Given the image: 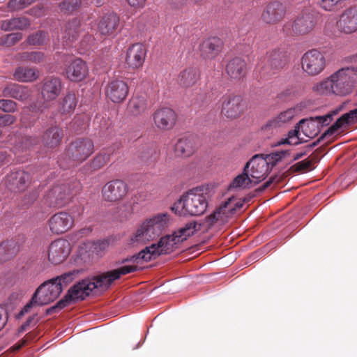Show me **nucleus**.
<instances>
[{
  "instance_id": "obj_1",
  "label": "nucleus",
  "mask_w": 357,
  "mask_h": 357,
  "mask_svg": "<svg viewBox=\"0 0 357 357\" xmlns=\"http://www.w3.org/2000/svg\"><path fill=\"white\" fill-rule=\"evenodd\" d=\"M137 270L136 266H124L110 271L105 272L93 278L84 279L70 287L64 297L54 306L46 311L47 314L59 312L62 309L75 303L78 300H84L93 290L102 288L107 289L116 280Z\"/></svg>"
},
{
  "instance_id": "obj_2",
  "label": "nucleus",
  "mask_w": 357,
  "mask_h": 357,
  "mask_svg": "<svg viewBox=\"0 0 357 357\" xmlns=\"http://www.w3.org/2000/svg\"><path fill=\"white\" fill-rule=\"evenodd\" d=\"M355 82L354 71L349 68H342L315 85L313 90L321 95L344 96L352 92Z\"/></svg>"
},
{
  "instance_id": "obj_3",
  "label": "nucleus",
  "mask_w": 357,
  "mask_h": 357,
  "mask_svg": "<svg viewBox=\"0 0 357 357\" xmlns=\"http://www.w3.org/2000/svg\"><path fill=\"white\" fill-rule=\"evenodd\" d=\"M208 188L199 186L190 190L172 206L179 215H199L206 210Z\"/></svg>"
},
{
  "instance_id": "obj_4",
  "label": "nucleus",
  "mask_w": 357,
  "mask_h": 357,
  "mask_svg": "<svg viewBox=\"0 0 357 357\" xmlns=\"http://www.w3.org/2000/svg\"><path fill=\"white\" fill-rule=\"evenodd\" d=\"M94 152V143L87 137L77 138L66 148L64 153L59 158V165L68 168L85 161Z\"/></svg>"
},
{
  "instance_id": "obj_5",
  "label": "nucleus",
  "mask_w": 357,
  "mask_h": 357,
  "mask_svg": "<svg viewBox=\"0 0 357 357\" xmlns=\"http://www.w3.org/2000/svg\"><path fill=\"white\" fill-rule=\"evenodd\" d=\"M169 215L160 213L144 220L130 238L131 244L145 243L158 236L162 231L168 226Z\"/></svg>"
},
{
  "instance_id": "obj_6",
  "label": "nucleus",
  "mask_w": 357,
  "mask_h": 357,
  "mask_svg": "<svg viewBox=\"0 0 357 357\" xmlns=\"http://www.w3.org/2000/svg\"><path fill=\"white\" fill-rule=\"evenodd\" d=\"M80 190L81 185L76 181L56 185L46 192L43 202L49 207L61 208L71 202Z\"/></svg>"
},
{
  "instance_id": "obj_7",
  "label": "nucleus",
  "mask_w": 357,
  "mask_h": 357,
  "mask_svg": "<svg viewBox=\"0 0 357 357\" xmlns=\"http://www.w3.org/2000/svg\"><path fill=\"white\" fill-rule=\"evenodd\" d=\"M179 244L180 243L177 242L176 238L174 234L171 235H166L162 237L158 243H153L150 246L146 247L137 255H134L130 259L126 258L123 260V262H147L156 259L161 255L170 254L178 248Z\"/></svg>"
},
{
  "instance_id": "obj_8",
  "label": "nucleus",
  "mask_w": 357,
  "mask_h": 357,
  "mask_svg": "<svg viewBox=\"0 0 357 357\" xmlns=\"http://www.w3.org/2000/svg\"><path fill=\"white\" fill-rule=\"evenodd\" d=\"M243 203L236 202L234 197L229 198L213 213L206 218L207 227H211L215 224L222 225L227 223L236 213L237 209L242 208Z\"/></svg>"
},
{
  "instance_id": "obj_9",
  "label": "nucleus",
  "mask_w": 357,
  "mask_h": 357,
  "mask_svg": "<svg viewBox=\"0 0 357 357\" xmlns=\"http://www.w3.org/2000/svg\"><path fill=\"white\" fill-rule=\"evenodd\" d=\"M288 63L287 52L280 50H273L266 54L260 61L259 66L263 75L275 74L282 70Z\"/></svg>"
},
{
  "instance_id": "obj_10",
  "label": "nucleus",
  "mask_w": 357,
  "mask_h": 357,
  "mask_svg": "<svg viewBox=\"0 0 357 357\" xmlns=\"http://www.w3.org/2000/svg\"><path fill=\"white\" fill-rule=\"evenodd\" d=\"M221 114L227 119L240 117L245 111L243 98L234 94H225L221 98Z\"/></svg>"
},
{
  "instance_id": "obj_11",
  "label": "nucleus",
  "mask_w": 357,
  "mask_h": 357,
  "mask_svg": "<svg viewBox=\"0 0 357 357\" xmlns=\"http://www.w3.org/2000/svg\"><path fill=\"white\" fill-rule=\"evenodd\" d=\"M326 66L324 54L313 49L306 52L301 58L302 69L309 75L314 76L321 73Z\"/></svg>"
},
{
  "instance_id": "obj_12",
  "label": "nucleus",
  "mask_w": 357,
  "mask_h": 357,
  "mask_svg": "<svg viewBox=\"0 0 357 357\" xmlns=\"http://www.w3.org/2000/svg\"><path fill=\"white\" fill-rule=\"evenodd\" d=\"M244 172L249 174L254 179V185L263 181L271 172L263 154H256L248 161L244 166Z\"/></svg>"
},
{
  "instance_id": "obj_13",
  "label": "nucleus",
  "mask_w": 357,
  "mask_h": 357,
  "mask_svg": "<svg viewBox=\"0 0 357 357\" xmlns=\"http://www.w3.org/2000/svg\"><path fill=\"white\" fill-rule=\"evenodd\" d=\"M287 13L286 5L278 0L268 2L261 15V20L267 24H276L281 22Z\"/></svg>"
},
{
  "instance_id": "obj_14",
  "label": "nucleus",
  "mask_w": 357,
  "mask_h": 357,
  "mask_svg": "<svg viewBox=\"0 0 357 357\" xmlns=\"http://www.w3.org/2000/svg\"><path fill=\"white\" fill-rule=\"evenodd\" d=\"M61 292V284L52 278L40 284L34 294L39 299L38 305H44L56 299Z\"/></svg>"
},
{
  "instance_id": "obj_15",
  "label": "nucleus",
  "mask_w": 357,
  "mask_h": 357,
  "mask_svg": "<svg viewBox=\"0 0 357 357\" xmlns=\"http://www.w3.org/2000/svg\"><path fill=\"white\" fill-rule=\"evenodd\" d=\"M128 186L122 180L116 179L107 182L102 189L104 200L111 202L121 200L128 193Z\"/></svg>"
},
{
  "instance_id": "obj_16",
  "label": "nucleus",
  "mask_w": 357,
  "mask_h": 357,
  "mask_svg": "<svg viewBox=\"0 0 357 357\" xmlns=\"http://www.w3.org/2000/svg\"><path fill=\"white\" fill-rule=\"evenodd\" d=\"M332 121V114H328L324 116L311 117L310 119H302L299 122V126L303 133L309 138H314L319 132V126L328 125Z\"/></svg>"
},
{
  "instance_id": "obj_17",
  "label": "nucleus",
  "mask_w": 357,
  "mask_h": 357,
  "mask_svg": "<svg viewBox=\"0 0 357 357\" xmlns=\"http://www.w3.org/2000/svg\"><path fill=\"white\" fill-rule=\"evenodd\" d=\"M70 252V244L65 239L53 241L49 246L48 260L54 265L62 263Z\"/></svg>"
},
{
  "instance_id": "obj_18",
  "label": "nucleus",
  "mask_w": 357,
  "mask_h": 357,
  "mask_svg": "<svg viewBox=\"0 0 357 357\" xmlns=\"http://www.w3.org/2000/svg\"><path fill=\"white\" fill-rule=\"evenodd\" d=\"M74 218L66 211L55 213L49 220V227L54 234H60L70 230L74 225Z\"/></svg>"
},
{
  "instance_id": "obj_19",
  "label": "nucleus",
  "mask_w": 357,
  "mask_h": 357,
  "mask_svg": "<svg viewBox=\"0 0 357 357\" xmlns=\"http://www.w3.org/2000/svg\"><path fill=\"white\" fill-rule=\"evenodd\" d=\"M31 181L29 173L23 170L11 172L6 176V185L11 191L21 192L26 189Z\"/></svg>"
},
{
  "instance_id": "obj_20",
  "label": "nucleus",
  "mask_w": 357,
  "mask_h": 357,
  "mask_svg": "<svg viewBox=\"0 0 357 357\" xmlns=\"http://www.w3.org/2000/svg\"><path fill=\"white\" fill-rule=\"evenodd\" d=\"M63 88L62 81L59 77L50 76L42 82L41 94L45 101H52L59 96Z\"/></svg>"
},
{
  "instance_id": "obj_21",
  "label": "nucleus",
  "mask_w": 357,
  "mask_h": 357,
  "mask_svg": "<svg viewBox=\"0 0 357 357\" xmlns=\"http://www.w3.org/2000/svg\"><path fill=\"white\" fill-rule=\"evenodd\" d=\"M128 91L127 83L120 79L109 82L105 89L107 97L115 103L122 102L128 96Z\"/></svg>"
},
{
  "instance_id": "obj_22",
  "label": "nucleus",
  "mask_w": 357,
  "mask_h": 357,
  "mask_svg": "<svg viewBox=\"0 0 357 357\" xmlns=\"http://www.w3.org/2000/svg\"><path fill=\"white\" fill-rule=\"evenodd\" d=\"M153 117L156 127L162 130L172 128L176 121L175 112L169 107L158 109L154 112Z\"/></svg>"
},
{
  "instance_id": "obj_23",
  "label": "nucleus",
  "mask_w": 357,
  "mask_h": 357,
  "mask_svg": "<svg viewBox=\"0 0 357 357\" xmlns=\"http://www.w3.org/2000/svg\"><path fill=\"white\" fill-rule=\"evenodd\" d=\"M338 29L345 33H351L357 30V9H346L337 22Z\"/></svg>"
},
{
  "instance_id": "obj_24",
  "label": "nucleus",
  "mask_w": 357,
  "mask_h": 357,
  "mask_svg": "<svg viewBox=\"0 0 357 357\" xmlns=\"http://www.w3.org/2000/svg\"><path fill=\"white\" fill-rule=\"evenodd\" d=\"M146 55V47L142 43H135L127 50L126 61L130 68H138L142 66Z\"/></svg>"
},
{
  "instance_id": "obj_25",
  "label": "nucleus",
  "mask_w": 357,
  "mask_h": 357,
  "mask_svg": "<svg viewBox=\"0 0 357 357\" xmlns=\"http://www.w3.org/2000/svg\"><path fill=\"white\" fill-rule=\"evenodd\" d=\"M223 42L220 38H207L200 45L201 56L204 59H213L221 52Z\"/></svg>"
},
{
  "instance_id": "obj_26",
  "label": "nucleus",
  "mask_w": 357,
  "mask_h": 357,
  "mask_svg": "<svg viewBox=\"0 0 357 357\" xmlns=\"http://www.w3.org/2000/svg\"><path fill=\"white\" fill-rule=\"evenodd\" d=\"M316 24L315 18L311 13H303L294 20L292 32L297 36H302L310 33Z\"/></svg>"
},
{
  "instance_id": "obj_27",
  "label": "nucleus",
  "mask_w": 357,
  "mask_h": 357,
  "mask_svg": "<svg viewBox=\"0 0 357 357\" xmlns=\"http://www.w3.org/2000/svg\"><path fill=\"white\" fill-rule=\"evenodd\" d=\"M89 69L86 63L81 59L73 60L66 68V75L72 82H79L88 75Z\"/></svg>"
},
{
  "instance_id": "obj_28",
  "label": "nucleus",
  "mask_w": 357,
  "mask_h": 357,
  "mask_svg": "<svg viewBox=\"0 0 357 357\" xmlns=\"http://www.w3.org/2000/svg\"><path fill=\"white\" fill-rule=\"evenodd\" d=\"M119 24V18L116 14H106L102 16L98 24V31L102 35L111 36L116 32Z\"/></svg>"
},
{
  "instance_id": "obj_29",
  "label": "nucleus",
  "mask_w": 357,
  "mask_h": 357,
  "mask_svg": "<svg viewBox=\"0 0 357 357\" xmlns=\"http://www.w3.org/2000/svg\"><path fill=\"white\" fill-rule=\"evenodd\" d=\"M202 227H204L206 229L210 228L207 227L206 220L203 223L191 221L186 223L183 227L180 228L177 231H175L173 234L176 236L177 242L181 243L186 240L189 236H192L195 232L200 231Z\"/></svg>"
},
{
  "instance_id": "obj_30",
  "label": "nucleus",
  "mask_w": 357,
  "mask_h": 357,
  "mask_svg": "<svg viewBox=\"0 0 357 357\" xmlns=\"http://www.w3.org/2000/svg\"><path fill=\"white\" fill-rule=\"evenodd\" d=\"M30 89L25 86L11 83L3 90V94L6 97H10L20 101H26L31 96Z\"/></svg>"
},
{
  "instance_id": "obj_31",
  "label": "nucleus",
  "mask_w": 357,
  "mask_h": 357,
  "mask_svg": "<svg viewBox=\"0 0 357 357\" xmlns=\"http://www.w3.org/2000/svg\"><path fill=\"white\" fill-rule=\"evenodd\" d=\"M246 62L239 57L230 60L226 66L227 75L234 79H241L244 77L246 74Z\"/></svg>"
},
{
  "instance_id": "obj_32",
  "label": "nucleus",
  "mask_w": 357,
  "mask_h": 357,
  "mask_svg": "<svg viewBox=\"0 0 357 357\" xmlns=\"http://www.w3.org/2000/svg\"><path fill=\"white\" fill-rule=\"evenodd\" d=\"M196 150V142L194 137L179 139L174 146L176 155L180 157H189Z\"/></svg>"
},
{
  "instance_id": "obj_33",
  "label": "nucleus",
  "mask_w": 357,
  "mask_h": 357,
  "mask_svg": "<svg viewBox=\"0 0 357 357\" xmlns=\"http://www.w3.org/2000/svg\"><path fill=\"white\" fill-rule=\"evenodd\" d=\"M63 137L61 128L52 126L48 128L43 136V142L49 148H55L60 144Z\"/></svg>"
},
{
  "instance_id": "obj_34",
  "label": "nucleus",
  "mask_w": 357,
  "mask_h": 357,
  "mask_svg": "<svg viewBox=\"0 0 357 357\" xmlns=\"http://www.w3.org/2000/svg\"><path fill=\"white\" fill-rule=\"evenodd\" d=\"M81 21L75 17L69 21L65 26L63 39L66 40V45H70L75 41L81 32Z\"/></svg>"
},
{
  "instance_id": "obj_35",
  "label": "nucleus",
  "mask_w": 357,
  "mask_h": 357,
  "mask_svg": "<svg viewBox=\"0 0 357 357\" xmlns=\"http://www.w3.org/2000/svg\"><path fill=\"white\" fill-rule=\"evenodd\" d=\"M148 108L147 99L143 96H135L129 100L128 104V112L137 116L144 114Z\"/></svg>"
},
{
  "instance_id": "obj_36",
  "label": "nucleus",
  "mask_w": 357,
  "mask_h": 357,
  "mask_svg": "<svg viewBox=\"0 0 357 357\" xmlns=\"http://www.w3.org/2000/svg\"><path fill=\"white\" fill-rule=\"evenodd\" d=\"M114 153L112 148L104 149L98 153L87 165L91 171H96L102 168L110 160V158Z\"/></svg>"
},
{
  "instance_id": "obj_37",
  "label": "nucleus",
  "mask_w": 357,
  "mask_h": 357,
  "mask_svg": "<svg viewBox=\"0 0 357 357\" xmlns=\"http://www.w3.org/2000/svg\"><path fill=\"white\" fill-rule=\"evenodd\" d=\"M20 244L15 239L6 240L0 244V261H7L17 255Z\"/></svg>"
},
{
  "instance_id": "obj_38",
  "label": "nucleus",
  "mask_w": 357,
  "mask_h": 357,
  "mask_svg": "<svg viewBox=\"0 0 357 357\" xmlns=\"http://www.w3.org/2000/svg\"><path fill=\"white\" fill-rule=\"evenodd\" d=\"M31 22L28 18L20 17L1 21V28L6 31L14 29L23 30L28 28Z\"/></svg>"
},
{
  "instance_id": "obj_39",
  "label": "nucleus",
  "mask_w": 357,
  "mask_h": 357,
  "mask_svg": "<svg viewBox=\"0 0 357 357\" xmlns=\"http://www.w3.org/2000/svg\"><path fill=\"white\" fill-rule=\"evenodd\" d=\"M13 77L19 82H33L38 79V73L34 68L20 66L15 69Z\"/></svg>"
},
{
  "instance_id": "obj_40",
  "label": "nucleus",
  "mask_w": 357,
  "mask_h": 357,
  "mask_svg": "<svg viewBox=\"0 0 357 357\" xmlns=\"http://www.w3.org/2000/svg\"><path fill=\"white\" fill-rule=\"evenodd\" d=\"M77 103L76 95L73 92H68L60 102L59 111L64 114L73 112Z\"/></svg>"
},
{
  "instance_id": "obj_41",
  "label": "nucleus",
  "mask_w": 357,
  "mask_h": 357,
  "mask_svg": "<svg viewBox=\"0 0 357 357\" xmlns=\"http://www.w3.org/2000/svg\"><path fill=\"white\" fill-rule=\"evenodd\" d=\"M199 75V72L196 68H187L181 73L179 83L184 87H189L196 83Z\"/></svg>"
},
{
  "instance_id": "obj_42",
  "label": "nucleus",
  "mask_w": 357,
  "mask_h": 357,
  "mask_svg": "<svg viewBox=\"0 0 357 357\" xmlns=\"http://www.w3.org/2000/svg\"><path fill=\"white\" fill-rule=\"evenodd\" d=\"M17 59L22 62L40 63L45 61V54L39 51L24 52L17 55Z\"/></svg>"
},
{
  "instance_id": "obj_43",
  "label": "nucleus",
  "mask_w": 357,
  "mask_h": 357,
  "mask_svg": "<svg viewBox=\"0 0 357 357\" xmlns=\"http://www.w3.org/2000/svg\"><path fill=\"white\" fill-rule=\"evenodd\" d=\"M246 172H243L238 175L230 184V188H250L254 185V181Z\"/></svg>"
},
{
  "instance_id": "obj_44",
  "label": "nucleus",
  "mask_w": 357,
  "mask_h": 357,
  "mask_svg": "<svg viewBox=\"0 0 357 357\" xmlns=\"http://www.w3.org/2000/svg\"><path fill=\"white\" fill-rule=\"evenodd\" d=\"M49 40V34L45 31H38L30 34L26 38L27 44L33 46H42Z\"/></svg>"
},
{
  "instance_id": "obj_45",
  "label": "nucleus",
  "mask_w": 357,
  "mask_h": 357,
  "mask_svg": "<svg viewBox=\"0 0 357 357\" xmlns=\"http://www.w3.org/2000/svg\"><path fill=\"white\" fill-rule=\"evenodd\" d=\"M82 5V0H63L59 4L61 12L67 14H71L77 10Z\"/></svg>"
},
{
  "instance_id": "obj_46",
  "label": "nucleus",
  "mask_w": 357,
  "mask_h": 357,
  "mask_svg": "<svg viewBox=\"0 0 357 357\" xmlns=\"http://www.w3.org/2000/svg\"><path fill=\"white\" fill-rule=\"evenodd\" d=\"M287 154H289L287 151L273 152L270 154L264 155V160H266L268 169L271 171L272 168Z\"/></svg>"
},
{
  "instance_id": "obj_47",
  "label": "nucleus",
  "mask_w": 357,
  "mask_h": 357,
  "mask_svg": "<svg viewBox=\"0 0 357 357\" xmlns=\"http://www.w3.org/2000/svg\"><path fill=\"white\" fill-rule=\"evenodd\" d=\"M348 115H345L344 114L342 115L337 121L326 130L323 133V137L331 136L333 135L337 130L342 128L344 126L349 124L347 116Z\"/></svg>"
},
{
  "instance_id": "obj_48",
  "label": "nucleus",
  "mask_w": 357,
  "mask_h": 357,
  "mask_svg": "<svg viewBox=\"0 0 357 357\" xmlns=\"http://www.w3.org/2000/svg\"><path fill=\"white\" fill-rule=\"evenodd\" d=\"M23 38L22 33H12L0 38V44L3 46L10 47L21 40Z\"/></svg>"
},
{
  "instance_id": "obj_49",
  "label": "nucleus",
  "mask_w": 357,
  "mask_h": 357,
  "mask_svg": "<svg viewBox=\"0 0 357 357\" xmlns=\"http://www.w3.org/2000/svg\"><path fill=\"white\" fill-rule=\"evenodd\" d=\"M78 273L79 271H69L54 278V280H56L57 283L61 284L62 291L64 287H67L70 282L73 281L75 276Z\"/></svg>"
},
{
  "instance_id": "obj_50",
  "label": "nucleus",
  "mask_w": 357,
  "mask_h": 357,
  "mask_svg": "<svg viewBox=\"0 0 357 357\" xmlns=\"http://www.w3.org/2000/svg\"><path fill=\"white\" fill-rule=\"evenodd\" d=\"M313 161L310 158H307L298 162L290 167L292 172H303L313 169Z\"/></svg>"
},
{
  "instance_id": "obj_51",
  "label": "nucleus",
  "mask_w": 357,
  "mask_h": 357,
  "mask_svg": "<svg viewBox=\"0 0 357 357\" xmlns=\"http://www.w3.org/2000/svg\"><path fill=\"white\" fill-rule=\"evenodd\" d=\"M36 0H10L8 7L11 10H22L33 3Z\"/></svg>"
},
{
  "instance_id": "obj_52",
  "label": "nucleus",
  "mask_w": 357,
  "mask_h": 357,
  "mask_svg": "<svg viewBox=\"0 0 357 357\" xmlns=\"http://www.w3.org/2000/svg\"><path fill=\"white\" fill-rule=\"evenodd\" d=\"M17 104L12 100H0V110L6 113H13L17 110Z\"/></svg>"
},
{
  "instance_id": "obj_53",
  "label": "nucleus",
  "mask_w": 357,
  "mask_h": 357,
  "mask_svg": "<svg viewBox=\"0 0 357 357\" xmlns=\"http://www.w3.org/2000/svg\"><path fill=\"white\" fill-rule=\"evenodd\" d=\"M344 0H320L319 5L326 11H333Z\"/></svg>"
},
{
  "instance_id": "obj_54",
  "label": "nucleus",
  "mask_w": 357,
  "mask_h": 357,
  "mask_svg": "<svg viewBox=\"0 0 357 357\" xmlns=\"http://www.w3.org/2000/svg\"><path fill=\"white\" fill-rule=\"evenodd\" d=\"M295 110L294 109H288L284 112H282L277 116L276 121L278 122L286 123L292 119L294 116Z\"/></svg>"
},
{
  "instance_id": "obj_55",
  "label": "nucleus",
  "mask_w": 357,
  "mask_h": 357,
  "mask_svg": "<svg viewBox=\"0 0 357 357\" xmlns=\"http://www.w3.org/2000/svg\"><path fill=\"white\" fill-rule=\"evenodd\" d=\"M39 299L33 294L31 300L21 310L18 314V318L24 316L26 313H28L34 305H38Z\"/></svg>"
},
{
  "instance_id": "obj_56",
  "label": "nucleus",
  "mask_w": 357,
  "mask_h": 357,
  "mask_svg": "<svg viewBox=\"0 0 357 357\" xmlns=\"http://www.w3.org/2000/svg\"><path fill=\"white\" fill-rule=\"evenodd\" d=\"M16 121V117L11 114H1L0 116V126L5 127L10 126L15 123Z\"/></svg>"
},
{
  "instance_id": "obj_57",
  "label": "nucleus",
  "mask_w": 357,
  "mask_h": 357,
  "mask_svg": "<svg viewBox=\"0 0 357 357\" xmlns=\"http://www.w3.org/2000/svg\"><path fill=\"white\" fill-rule=\"evenodd\" d=\"M169 2L173 9L182 10L187 7L188 0H169Z\"/></svg>"
},
{
  "instance_id": "obj_58",
  "label": "nucleus",
  "mask_w": 357,
  "mask_h": 357,
  "mask_svg": "<svg viewBox=\"0 0 357 357\" xmlns=\"http://www.w3.org/2000/svg\"><path fill=\"white\" fill-rule=\"evenodd\" d=\"M38 143V139L36 137H26L22 139V149H29L31 146L36 145Z\"/></svg>"
},
{
  "instance_id": "obj_59",
  "label": "nucleus",
  "mask_w": 357,
  "mask_h": 357,
  "mask_svg": "<svg viewBox=\"0 0 357 357\" xmlns=\"http://www.w3.org/2000/svg\"><path fill=\"white\" fill-rule=\"evenodd\" d=\"M275 182L278 183L279 182V179H278L276 176H271V177L269 178V179L266 182H265L262 185H261L257 189V190L259 191V192H262L264 190H266V188H269Z\"/></svg>"
},
{
  "instance_id": "obj_60",
  "label": "nucleus",
  "mask_w": 357,
  "mask_h": 357,
  "mask_svg": "<svg viewBox=\"0 0 357 357\" xmlns=\"http://www.w3.org/2000/svg\"><path fill=\"white\" fill-rule=\"evenodd\" d=\"M345 115H348L347 119L348 121L350 123H354L357 122V109H354L351 111H349L347 113L344 114Z\"/></svg>"
},
{
  "instance_id": "obj_61",
  "label": "nucleus",
  "mask_w": 357,
  "mask_h": 357,
  "mask_svg": "<svg viewBox=\"0 0 357 357\" xmlns=\"http://www.w3.org/2000/svg\"><path fill=\"white\" fill-rule=\"evenodd\" d=\"M7 313L3 307H0V331L3 328L7 322Z\"/></svg>"
},
{
  "instance_id": "obj_62",
  "label": "nucleus",
  "mask_w": 357,
  "mask_h": 357,
  "mask_svg": "<svg viewBox=\"0 0 357 357\" xmlns=\"http://www.w3.org/2000/svg\"><path fill=\"white\" fill-rule=\"evenodd\" d=\"M33 319V317H29V319L18 328V333L20 334L25 331L27 329L28 326L31 324Z\"/></svg>"
},
{
  "instance_id": "obj_63",
  "label": "nucleus",
  "mask_w": 357,
  "mask_h": 357,
  "mask_svg": "<svg viewBox=\"0 0 357 357\" xmlns=\"http://www.w3.org/2000/svg\"><path fill=\"white\" fill-rule=\"evenodd\" d=\"M130 6L132 7L139 8L143 7L146 0H127Z\"/></svg>"
},
{
  "instance_id": "obj_64",
  "label": "nucleus",
  "mask_w": 357,
  "mask_h": 357,
  "mask_svg": "<svg viewBox=\"0 0 357 357\" xmlns=\"http://www.w3.org/2000/svg\"><path fill=\"white\" fill-rule=\"evenodd\" d=\"M283 144H288L291 145H296L301 143L300 142V137H294L292 138L287 137L284 139V141L282 142Z\"/></svg>"
}]
</instances>
